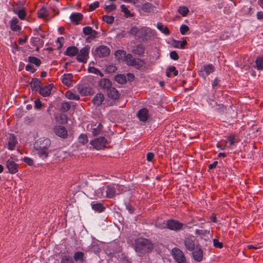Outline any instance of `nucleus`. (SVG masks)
I'll list each match as a JSON object with an SVG mask.
<instances>
[{
  "instance_id": "obj_1",
  "label": "nucleus",
  "mask_w": 263,
  "mask_h": 263,
  "mask_svg": "<svg viewBox=\"0 0 263 263\" xmlns=\"http://www.w3.org/2000/svg\"><path fill=\"white\" fill-rule=\"evenodd\" d=\"M130 33L137 39L145 42L151 40L155 35L156 31L149 27L134 26L130 29Z\"/></svg>"
},
{
  "instance_id": "obj_2",
  "label": "nucleus",
  "mask_w": 263,
  "mask_h": 263,
  "mask_svg": "<svg viewBox=\"0 0 263 263\" xmlns=\"http://www.w3.org/2000/svg\"><path fill=\"white\" fill-rule=\"evenodd\" d=\"M133 247L138 256H143L146 253L151 252L154 246L150 240L138 238L135 240Z\"/></svg>"
},
{
  "instance_id": "obj_3",
  "label": "nucleus",
  "mask_w": 263,
  "mask_h": 263,
  "mask_svg": "<svg viewBox=\"0 0 263 263\" xmlns=\"http://www.w3.org/2000/svg\"><path fill=\"white\" fill-rule=\"evenodd\" d=\"M126 64L129 66H133L137 69H141L144 67L145 62L143 60L140 59H135L131 54H127L126 55Z\"/></svg>"
},
{
  "instance_id": "obj_4",
  "label": "nucleus",
  "mask_w": 263,
  "mask_h": 263,
  "mask_svg": "<svg viewBox=\"0 0 263 263\" xmlns=\"http://www.w3.org/2000/svg\"><path fill=\"white\" fill-rule=\"evenodd\" d=\"M87 195L90 199L105 197V186L100 187L96 190H93L92 188H89L87 190Z\"/></svg>"
},
{
  "instance_id": "obj_5",
  "label": "nucleus",
  "mask_w": 263,
  "mask_h": 263,
  "mask_svg": "<svg viewBox=\"0 0 263 263\" xmlns=\"http://www.w3.org/2000/svg\"><path fill=\"white\" fill-rule=\"evenodd\" d=\"M90 46L86 45L80 50L77 54V60L81 63H86L89 58Z\"/></svg>"
},
{
  "instance_id": "obj_6",
  "label": "nucleus",
  "mask_w": 263,
  "mask_h": 263,
  "mask_svg": "<svg viewBox=\"0 0 263 263\" xmlns=\"http://www.w3.org/2000/svg\"><path fill=\"white\" fill-rule=\"evenodd\" d=\"M110 142L104 137H100L90 141V144L97 150H100L105 147L106 144Z\"/></svg>"
},
{
  "instance_id": "obj_7",
  "label": "nucleus",
  "mask_w": 263,
  "mask_h": 263,
  "mask_svg": "<svg viewBox=\"0 0 263 263\" xmlns=\"http://www.w3.org/2000/svg\"><path fill=\"white\" fill-rule=\"evenodd\" d=\"M183 223L174 219H168L166 221V226L164 228H167L171 230L179 231L183 229Z\"/></svg>"
},
{
  "instance_id": "obj_8",
  "label": "nucleus",
  "mask_w": 263,
  "mask_h": 263,
  "mask_svg": "<svg viewBox=\"0 0 263 263\" xmlns=\"http://www.w3.org/2000/svg\"><path fill=\"white\" fill-rule=\"evenodd\" d=\"M51 145V141L49 138H42L37 140L34 144V148L47 149Z\"/></svg>"
},
{
  "instance_id": "obj_9",
  "label": "nucleus",
  "mask_w": 263,
  "mask_h": 263,
  "mask_svg": "<svg viewBox=\"0 0 263 263\" xmlns=\"http://www.w3.org/2000/svg\"><path fill=\"white\" fill-rule=\"evenodd\" d=\"M215 71V67L212 64L203 65L200 70L199 71V74L205 78L208 75L213 73Z\"/></svg>"
},
{
  "instance_id": "obj_10",
  "label": "nucleus",
  "mask_w": 263,
  "mask_h": 263,
  "mask_svg": "<svg viewBox=\"0 0 263 263\" xmlns=\"http://www.w3.org/2000/svg\"><path fill=\"white\" fill-rule=\"evenodd\" d=\"M172 254L174 258L178 263H184L185 262V257L181 250L178 248L173 249Z\"/></svg>"
},
{
  "instance_id": "obj_11",
  "label": "nucleus",
  "mask_w": 263,
  "mask_h": 263,
  "mask_svg": "<svg viewBox=\"0 0 263 263\" xmlns=\"http://www.w3.org/2000/svg\"><path fill=\"white\" fill-rule=\"evenodd\" d=\"M137 117L140 121L145 122L149 118L148 110L146 108L140 109L137 113Z\"/></svg>"
},
{
  "instance_id": "obj_12",
  "label": "nucleus",
  "mask_w": 263,
  "mask_h": 263,
  "mask_svg": "<svg viewBox=\"0 0 263 263\" xmlns=\"http://www.w3.org/2000/svg\"><path fill=\"white\" fill-rule=\"evenodd\" d=\"M184 244L187 250L190 251H193L195 247L194 237L192 236L185 237L184 240Z\"/></svg>"
},
{
  "instance_id": "obj_13",
  "label": "nucleus",
  "mask_w": 263,
  "mask_h": 263,
  "mask_svg": "<svg viewBox=\"0 0 263 263\" xmlns=\"http://www.w3.org/2000/svg\"><path fill=\"white\" fill-rule=\"evenodd\" d=\"M83 32L86 35H88L87 39H93L97 37L98 32L92 29L89 26H86L83 28Z\"/></svg>"
},
{
  "instance_id": "obj_14",
  "label": "nucleus",
  "mask_w": 263,
  "mask_h": 263,
  "mask_svg": "<svg viewBox=\"0 0 263 263\" xmlns=\"http://www.w3.org/2000/svg\"><path fill=\"white\" fill-rule=\"evenodd\" d=\"M54 133L55 134L62 138H66L67 137V131L66 129L62 126L57 125L54 127Z\"/></svg>"
},
{
  "instance_id": "obj_15",
  "label": "nucleus",
  "mask_w": 263,
  "mask_h": 263,
  "mask_svg": "<svg viewBox=\"0 0 263 263\" xmlns=\"http://www.w3.org/2000/svg\"><path fill=\"white\" fill-rule=\"evenodd\" d=\"M8 148L10 150H13L17 143V140L15 136L12 134H9L7 136Z\"/></svg>"
},
{
  "instance_id": "obj_16",
  "label": "nucleus",
  "mask_w": 263,
  "mask_h": 263,
  "mask_svg": "<svg viewBox=\"0 0 263 263\" xmlns=\"http://www.w3.org/2000/svg\"><path fill=\"white\" fill-rule=\"evenodd\" d=\"M96 54L100 57H106L110 53V49L106 46H100L96 50Z\"/></svg>"
},
{
  "instance_id": "obj_17",
  "label": "nucleus",
  "mask_w": 263,
  "mask_h": 263,
  "mask_svg": "<svg viewBox=\"0 0 263 263\" xmlns=\"http://www.w3.org/2000/svg\"><path fill=\"white\" fill-rule=\"evenodd\" d=\"M53 87V84H50L46 86L41 87L39 92L41 95L44 97L49 96L51 93V91Z\"/></svg>"
},
{
  "instance_id": "obj_18",
  "label": "nucleus",
  "mask_w": 263,
  "mask_h": 263,
  "mask_svg": "<svg viewBox=\"0 0 263 263\" xmlns=\"http://www.w3.org/2000/svg\"><path fill=\"white\" fill-rule=\"evenodd\" d=\"M192 251L194 259L198 262L201 261L203 258V251L201 248L197 246L195 250Z\"/></svg>"
},
{
  "instance_id": "obj_19",
  "label": "nucleus",
  "mask_w": 263,
  "mask_h": 263,
  "mask_svg": "<svg viewBox=\"0 0 263 263\" xmlns=\"http://www.w3.org/2000/svg\"><path fill=\"white\" fill-rule=\"evenodd\" d=\"M6 166L11 174H15L18 171L17 165L13 160L9 159L6 162Z\"/></svg>"
},
{
  "instance_id": "obj_20",
  "label": "nucleus",
  "mask_w": 263,
  "mask_h": 263,
  "mask_svg": "<svg viewBox=\"0 0 263 263\" xmlns=\"http://www.w3.org/2000/svg\"><path fill=\"white\" fill-rule=\"evenodd\" d=\"M116 195L114 184L107 185L105 186V197L112 198Z\"/></svg>"
},
{
  "instance_id": "obj_21",
  "label": "nucleus",
  "mask_w": 263,
  "mask_h": 263,
  "mask_svg": "<svg viewBox=\"0 0 263 263\" xmlns=\"http://www.w3.org/2000/svg\"><path fill=\"white\" fill-rule=\"evenodd\" d=\"M106 91L109 98L114 100H117L119 99L120 94L118 90L115 88L111 86L106 90Z\"/></svg>"
},
{
  "instance_id": "obj_22",
  "label": "nucleus",
  "mask_w": 263,
  "mask_h": 263,
  "mask_svg": "<svg viewBox=\"0 0 263 263\" xmlns=\"http://www.w3.org/2000/svg\"><path fill=\"white\" fill-rule=\"evenodd\" d=\"M83 15L81 13H72L70 15V19L73 24L78 25L80 22L83 20Z\"/></svg>"
},
{
  "instance_id": "obj_23",
  "label": "nucleus",
  "mask_w": 263,
  "mask_h": 263,
  "mask_svg": "<svg viewBox=\"0 0 263 263\" xmlns=\"http://www.w3.org/2000/svg\"><path fill=\"white\" fill-rule=\"evenodd\" d=\"M78 89L80 93L84 96L90 95L92 94L93 91V90L91 87L83 85L79 86Z\"/></svg>"
},
{
  "instance_id": "obj_24",
  "label": "nucleus",
  "mask_w": 263,
  "mask_h": 263,
  "mask_svg": "<svg viewBox=\"0 0 263 263\" xmlns=\"http://www.w3.org/2000/svg\"><path fill=\"white\" fill-rule=\"evenodd\" d=\"M30 86L32 91H39L40 88L41 87V82L38 78H32L31 82L29 83Z\"/></svg>"
},
{
  "instance_id": "obj_25",
  "label": "nucleus",
  "mask_w": 263,
  "mask_h": 263,
  "mask_svg": "<svg viewBox=\"0 0 263 263\" xmlns=\"http://www.w3.org/2000/svg\"><path fill=\"white\" fill-rule=\"evenodd\" d=\"M99 86L100 88L107 90L111 86V82L109 79L103 78L100 80Z\"/></svg>"
},
{
  "instance_id": "obj_26",
  "label": "nucleus",
  "mask_w": 263,
  "mask_h": 263,
  "mask_svg": "<svg viewBox=\"0 0 263 263\" xmlns=\"http://www.w3.org/2000/svg\"><path fill=\"white\" fill-rule=\"evenodd\" d=\"M92 209L96 212L101 213L105 210V208L101 202L93 201L91 203Z\"/></svg>"
},
{
  "instance_id": "obj_27",
  "label": "nucleus",
  "mask_w": 263,
  "mask_h": 263,
  "mask_svg": "<svg viewBox=\"0 0 263 263\" xmlns=\"http://www.w3.org/2000/svg\"><path fill=\"white\" fill-rule=\"evenodd\" d=\"M79 49L74 46H70L67 48L65 52H64V54L67 56L72 57L75 55H77V53H78Z\"/></svg>"
},
{
  "instance_id": "obj_28",
  "label": "nucleus",
  "mask_w": 263,
  "mask_h": 263,
  "mask_svg": "<svg viewBox=\"0 0 263 263\" xmlns=\"http://www.w3.org/2000/svg\"><path fill=\"white\" fill-rule=\"evenodd\" d=\"M126 52L123 50H118L115 53L116 58L119 61L124 60L126 62Z\"/></svg>"
},
{
  "instance_id": "obj_29",
  "label": "nucleus",
  "mask_w": 263,
  "mask_h": 263,
  "mask_svg": "<svg viewBox=\"0 0 263 263\" xmlns=\"http://www.w3.org/2000/svg\"><path fill=\"white\" fill-rule=\"evenodd\" d=\"M37 151V155L42 159H45L48 157L49 149L34 148Z\"/></svg>"
},
{
  "instance_id": "obj_30",
  "label": "nucleus",
  "mask_w": 263,
  "mask_h": 263,
  "mask_svg": "<svg viewBox=\"0 0 263 263\" xmlns=\"http://www.w3.org/2000/svg\"><path fill=\"white\" fill-rule=\"evenodd\" d=\"M104 99V95L102 93H97L92 99V102L96 106H100Z\"/></svg>"
},
{
  "instance_id": "obj_31",
  "label": "nucleus",
  "mask_w": 263,
  "mask_h": 263,
  "mask_svg": "<svg viewBox=\"0 0 263 263\" xmlns=\"http://www.w3.org/2000/svg\"><path fill=\"white\" fill-rule=\"evenodd\" d=\"M254 68L258 70H263V57H258L255 61V65L253 66Z\"/></svg>"
},
{
  "instance_id": "obj_32",
  "label": "nucleus",
  "mask_w": 263,
  "mask_h": 263,
  "mask_svg": "<svg viewBox=\"0 0 263 263\" xmlns=\"http://www.w3.org/2000/svg\"><path fill=\"white\" fill-rule=\"evenodd\" d=\"M73 258L76 262L83 263L85 260L84 253L82 252L78 251L74 254Z\"/></svg>"
},
{
  "instance_id": "obj_33",
  "label": "nucleus",
  "mask_w": 263,
  "mask_h": 263,
  "mask_svg": "<svg viewBox=\"0 0 263 263\" xmlns=\"http://www.w3.org/2000/svg\"><path fill=\"white\" fill-rule=\"evenodd\" d=\"M195 234L197 235H200L201 238H204L206 239V238L208 237V235L210 234V230H199L196 229L195 232Z\"/></svg>"
},
{
  "instance_id": "obj_34",
  "label": "nucleus",
  "mask_w": 263,
  "mask_h": 263,
  "mask_svg": "<svg viewBox=\"0 0 263 263\" xmlns=\"http://www.w3.org/2000/svg\"><path fill=\"white\" fill-rule=\"evenodd\" d=\"M18 19L17 18H13L10 22L11 29L14 31H17L21 29L19 25H17Z\"/></svg>"
},
{
  "instance_id": "obj_35",
  "label": "nucleus",
  "mask_w": 263,
  "mask_h": 263,
  "mask_svg": "<svg viewBox=\"0 0 263 263\" xmlns=\"http://www.w3.org/2000/svg\"><path fill=\"white\" fill-rule=\"evenodd\" d=\"M178 74V71L174 66L169 67L166 71V76L169 78L172 77L173 75L176 76Z\"/></svg>"
},
{
  "instance_id": "obj_36",
  "label": "nucleus",
  "mask_w": 263,
  "mask_h": 263,
  "mask_svg": "<svg viewBox=\"0 0 263 263\" xmlns=\"http://www.w3.org/2000/svg\"><path fill=\"white\" fill-rule=\"evenodd\" d=\"M154 6L149 3H145L142 4L141 9L145 12H151L154 10Z\"/></svg>"
},
{
  "instance_id": "obj_37",
  "label": "nucleus",
  "mask_w": 263,
  "mask_h": 263,
  "mask_svg": "<svg viewBox=\"0 0 263 263\" xmlns=\"http://www.w3.org/2000/svg\"><path fill=\"white\" fill-rule=\"evenodd\" d=\"M226 141L229 142V143L230 144L229 147L235 145L236 144H237L238 142L237 140L236 139L235 135H234L233 134H232L230 135L229 136H227Z\"/></svg>"
},
{
  "instance_id": "obj_38",
  "label": "nucleus",
  "mask_w": 263,
  "mask_h": 263,
  "mask_svg": "<svg viewBox=\"0 0 263 263\" xmlns=\"http://www.w3.org/2000/svg\"><path fill=\"white\" fill-rule=\"evenodd\" d=\"M72 77L73 76L71 73H65L62 76V82L65 85H68Z\"/></svg>"
},
{
  "instance_id": "obj_39",
  "label": "nucleus",
  "mask_w": 263,
  "mask_h": 263,
  "mask_svg": "<svg viewBox=\"0 0 263 263\" xmlns=\"http://www.w3.org/2000/svg\"><path fill=\"white\" fill-rule=\"evenodd\" d=\"M144 51L145 48L141 44L138 45L136 47V48L133 50V52L135 54H138V55H142L144 53Z\"/></svg>"
},
{
  "instance_id": "obj_40",
  "label": "nucleus",
  "mask_w": 263,
  "mask_h": 263,
  "mask_svg": "<svg viewBox=\"0 0 263 263\" xmlns=\"http://www.w3.org/2000/svg\"><path fill=\"white\" fill-rule=\"evenodd\" d=\"M157 28L158 30H159L160 31H161L165 34L167 35L170 33L168 28L167 27L164 26L161 23H157Z\"/></svg>"
},
{
  "instance_id": "obj_41",
  "label": "nucleus",
  "mask_w": 263,
  "mask_h": 263,
  "mask_svg": "<svg viewBox=\"0 0 263 263\" xmlns=\"http://www.w3.org/2000/svg\"><path fill=\"white\" fill-rule=\"evenodd\" d=\"M60 263H74V262L71 256L64 254L61 256Z\"/></svg>"
},
{
  "instance_id": "obj_42",
  "label": "nucleus",
  "mask_w": 263,
  "mask_h": 263,
  "mask_svg": "<svg viewBox=\"0 0 263 263\" xmlns=\"http://www.w3.org/2000/svg\"><path fill=\"white\" fill-rule=\"evenodd\" d=\"M178 12L184 17L189 13V9L185 6H180L178 8Z\"/></svg>"
},
{
  "instance_id": "obj_43",
  "label": "nucleus",
  "mask_w": 263,
  "mask_h": 263,
  "mask_svg": "<svg viewBox=\"0 0 263 263\" xmlns=\"http://www.w3.org/2000/svg\"><path fill=\"white\" fill-rule=\"evenodd\" d=\"M28 59L29 63L34 64L37 67H39L41 64V60L35 57L29 56Z\"/></svg>"
},
{
  "instance_id": "obj_44",
  "label": "nucleus",
  "mask_w": 263,
  "mask_h": 263,
  "mask_svg": "<svg viewBox=\"0 0 263 263\" xmlns=\"http://www.w3.org/2000/svg\"><path fill=\"white\" fill-rule=\"evenodd\" d=\"M38 16L40 18H45L48 16V13L47 9L43 7L37 11Z\"/></svg>"
},
{
  "instance_id": "obj_45",
  "label": "nucleus",
  "mask_w": 263,
  "mask_h": 263,
  "mask_svg": "<svg viewBox=\"0 0 263 263\" xmlns=\"http://www.w3.org/2000/svg\"><path fill=\"white\" fill-rule=\"evenodd\" d=\"M115 80L119 84H124L126 82V79L123 74H118L115 77Z\"/></svg>"
},
{
  "instance_id": "obj_46",
  "label": "nucleus",
  "mask_w": 263,
  "mask_h": 263,
  "mask_svg": "<svg viewBox=\"0 0 263 263\" xmlns=\"http://www.w3.org/2000/svg\"><path fill=\"white\" fill-rule=\"evenodd\" d=\"M78 140L79 143L83 145L87 143L88 141L87 136L85 134H81L79 136Z\"/></svg>"
},
{
  "instance_id": "obj_47",
  "label": "nucleus",
  "mask_w": 263,
  "mask_h": 263,
  "mask_svg": "<svg viewBox=\"0 0 263 263\" xmlns=\"http://www.w3.org/2000/svg\"><path fill=\"white\" fill-rule=\"evenodd\" d=\"M174 43V47L175 48L181 49H183L187 44V42L185 40H183V41H175Z\"/></svg>"
},
{
  "instance_id": "obj_48",
  "label": "nucleus",
  "mask_w": 263,
  "mask_h": 263,
  "mask_svg": "<svg viewBox=\"0 0 263 263\" xmlns=\"http://www.w3.org/2000/svg\"><path fill=\"white\" fill-rule=\"evenodd\" d=\"M70 107L71 105L69 102H64L61 104L60 109L63 112H66L70 109Z\"/></svg>"
},
{
  "instance_id": "obj_49",
  "label": "nucleus",
  "mask_w": 263,
  "mask_h": 263,
  "mask_svg": "<svg viewBox=\"0 0 263 263\" xmlns=\"http://www.w3.org/2000/svg\"><path fill=\"white\" fill-rule=\"evenodd\" d=\"M66 96L68 99L74 100H79L80 99V97L78 95L72 93L70 91H68L66 92Z\"/></svg>"
},
{
  "instance_id": "obj_50",
  "label": "nucleus",
  "mask_w": 263,
  "mask_h": 263,
  "mask_svg": "<svg viewBox=\"0 0 263 263\" xmlns=\"http://www.w3.org/2000/svg\"><path fill=\"white\" fill-rule=\"evenodd\" d=\"M103 126L101 123H99L97 127L93 128L92 130V133L93 136H97L99 135L102 130Z\"/></svg>"
},
{
  "instance_id": "obj_51",
  "label": "nucleus",
  "mask_w": 263,
  "mask_h": 263,
  "mask_svg": "<svg viewBox=\"0 0 263 263\" xmlns=\"http://www.w3.org/2000/svg\"><path fill=\"white\" fill-rule=\"evenodd\" d=\"M114 19L115 18L112 16H108L105 15L102 16L103 21L108 24H111L113 23V22H114Z\"/></svg>"
},
{
  "instance_id": "obj_52",
  "label": "nucleus",
  "mask_w": 263,
  "mask_h": 263,
  "mask_svg": "<svg viewBox=\"0 0 263 263\" xmlns=\"http://www.w3.org/2000/svg\"><path fill=\"white\" fill-rule=\"evenodd\" d=\"M121 11L124 13L126 17H129L132 16L130 11L126 7L125 5H122L121 6Z\"/></svg>"
},
{
  "instance_id": "obj_53",
  "label": "nucleus",
  "mask_w": 263,
  "mask_h": 263,
  "mask_svg": "<svg viewBox=\"0 0 263 263\" xmlns=\"http://www.w3.org/2000/svg\"><path fill=\"white\" fill-rule=\"evenodd\" d=\"M88 71L90 73H93L98 75L100 76L101 77L103 76V74L101 72V71L94 67H89Z\"/></svg>"
},
{
  "instance_id": "obj_54",
  "label": "nucleus",
  "mask_w": 263,
  "mask_h": 263,
  "mask_svg": "<svg viewBox=\"0 0 263 263\" xmlns=\"http://www.w3.org/2000/svg\"><path fill=\"white\" fill-rule=\"evenodd\" d=\"M115 189H116V194H119L124 191V187L123 185L118 184H114Z\"/></svg>"
},
{
  "instance_id": "obj_55",
  "label": "nucleus",
  "mask_w": 263,
  "mask_h": 263,
  "mask_svg": "<svg viewBox=\"0 0 263 263\" xmlns=\"http://www.w3.org/2000/svg\"><path fill=\"white\" fill-rule=\"evenodd\" d=\"M18 17L21 20H24L26 15V12L24 8L20 9L17 12Z\"/></svg>"
},
{
  "instance_id": "obj_56",
  "label": "nucleus",
  "mask_w": 263,
  "mask_h": 263,
  "mask_svg": "<svg viewBox=\"0 0 263 263\" xmlns=\"http://www.w3.org/2000/svg\"><path fill=\"white\" fill-rule=\"evenodd\" d=\"M189 30V28L187 25H182L180 27V32L182 35H185Z\"/></svg>"
},
{
  "instance_id": "obj_57",
  "label": "nucleus",
  "mask_w": 263,
  "mask_h": 263,
  "mask_svg": "<svg viewBox=\"0 0 263 263\" xmlns=\"http://www.w3.org/2000/svg\"><path fill=\"white\" fill-rule=\"evenodd\" d=\"M99 3L98 1L95 2L91 4H90L89 6V10L90 11H93L95 10L97 8L99 7Z\"/></svg>"
},
{
  "instance_id": "obj_58",
  "label": "nucleus",
  "mask_w": 263,
  "mask_h": 263,
  "mask_svg": "<svg viewBox=\"0 0 263 263\" xmlns=\"http://www.w3.org/2000/svg\"><path fill=\"white\" fill-rule=\"evenodd\" d=\"M59 121L62 124H65L67 122V116L64 114H61L59 116Z\"/></svg>"
},
{
  "instance_id": "obj_59",
  "label": "nucleus",
  "mask_w": 263,
  "mask_h": 263,
  "mask_svg": "<svg viewBox=\"0 0 263 263\" xmlns=\"http://www.w3.org/2000/svg\"><path fill=\"white\" fill-rule=\"evenodd\" d=\"M116 9V6L115 4H111L109 5L106 6L104 7V9L107 12H110Z\"/></svg>"
},
{
  "instance_id": "obj_60",
  "label": "nucleus",
  "mask_w": 263,
  "mask_h": 263,
  "mask_svg": "<svg viewBox=\"0 0 263 263\" xmlns=\"http://www.w3.org/2000/svg\"><path fill=\"white\" fill-rule=\"evenodd\" d=\"M213 245L215 247L221 249L223 247V243L221 242H219L217 239H213Z\"/></svg>"
},
{
  "instance_id": "obj_61",
  "label": "nucleus",
  "mask_w": 263,
  "mask_h": 263,
  "mask_svg": "<svg viewBox=\"0 0 263 263\" xmlns=\"http://www.w3.org/2000/svg\"><path fill=\"white\" fill-rule=\"evenodd\" d=\"M23 160L24 162H25L30 166H32L33 165V161L30 158L25 157L24 158H23Z\"/></svg>"
},
{
  "instance_id": "obj_62",
  "label": "nucleus",
  "mask_w": 263,
  "mask_h": 263,
  "mask_svg": "<svg viewBox=\"0 0 263 263\" xmlns=\"http://www.w3.org/2000/svg\"><path fill=\"white\" fill-rule=\"evenodd\" d=\"M26 70L30 71L31 73H33L36 71L33 66L31 64H27L25 67Z\"/></svg>"
},
{
  "instance_id": "obj_63",
  "label": "nucleus",
  "mask_w": 263,
  "mask_h": 263,
  "mask_svg": "<svg viewBox=\"0 0 263 263\" xmlns=\"http://www.w3.org/2000/svg\"><path fill=\"white\" fill-rule=\"evenodd\" d=\"M170 56L171 59L173 60H177L179 58L178 55L176 51H172L170 52Z\"/></svg>"
},
{
  "instance_id": "obj_64",
  "label": "nucleus",
  "mask_w": 263,
  "mask_h": 263,
  "mask_svg": "<svg viewBox=\"0 0 263 263\" xmlns=\"http://www.w3.org/2000/svg\"><path fill=\"white\" fill-rule=\"evenodd\" d=\"M42 106V103L39 99H36L34 101V108L36 109H40Z\"/></svg>"
}]
</instances>
